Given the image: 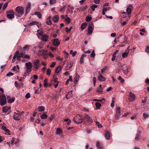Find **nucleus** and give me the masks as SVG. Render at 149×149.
I'll return each instance as SVG.
<instances>
[{
	"label": "nucleus",
	"mask_w": 149,
	"mask_h": 149,
	"mask_svg": "<svg viewBox=\"0 0 149 149\" xmlns=\"http://www.w3.org/2000/svg\"><path fill=\"white\" fill-rule=\"evenodd\" d=\"M75 123L77 124L81 123L83 122V119L82 117L80 115H77L73 119Z\"/></svg>",
	"instance_id": "f257e3e1"
},
{
	"label": "nucleus",
	"mask_w": 149,
	"mask_h": 149,
	"mask_svg": "<svg viewBox=\"0 0 149 149\" xmlns=\"http://www.w3.org/2000/svg\"><path fill=\"white\" fill-rule=\"evenodd\" d=\"M6 17L9 19H13L14 17V13L13 9L8 10L6 13Z\"/></svg>",
	"instance_id": "f03ea898"
},
{
	"label": "nucleus",
	"mask_w": 149,
	"mask_h": 149,
	"mask_svg": "<svg viewBox=\"0 0 149 149\" xmlns=\"http://www.w3.org/2000/svg\"><path fill=\"white\" fill-rule=\"evenodd\" d=\"M15 10L19 15H23L24 13V8L22 6H18L17 7Z\"/></svg>",
	"instance_id": "7ed1b4c3"
},
{
	"label": "nucleus",
	"mask_w": 149,
	"mask_h": 149,
	"mask_svg": "<svg viewBox=\"0 0 149 149\" xmlns=\"http://www.w3.org/2000/svg\"><path fill=\"white\" fill-rule=\"evenodd\" d=\"M39 62L40 61L39 60H37L33 63V67L35 71L38 70L40 67L41 64Z\"/></svg>",
	"instance_id": "20e7f679"
},
{
	"label": "nucleus",
	"mask_w": 149,
	"mask_h": 149,
	"mask_svg": "<svg viewBox=\"0 0 149 149\" xmlns=\"http://www.w3.org/2000/svg\"><path fill=\"white\" fill-rule=\"evenodd\" d=\"M6 103V100L5 95H2L0 96V104L1 106L4 105Z\"/></svg>",
	"instance_id": "39448f33"
},
{
	"label": "nucleus",
	"mask_w": 149,
	"mask_h": 149,
	"mask_svg": "<svg viewBox=\"0 0 149 149\" xmlns=\"http://www.w3.org/2000/svg\"><path fill=\"white\" fill-rule=\"evenodd\" d=\"M120 111V107H117L116 109V113L115 116V118L116 120H118L120 116L121 113Z\"/></svg>",
	"instance_id": "423d86ee"
},
{
	"label": "nucleus",
	"mask_w": 149,
	"mask_h": 149,
	"mask_svg": "<svg viewBox=\"0 0 149 149\" xmlns=\"http://www.w3.org/2000/svg\"><path fill=\"white\" fill-rule=\"evenodd\" d=\"M135 95L131 92L129 93V100L130 102L134 101L135 100Z\"/></svg>",
	"instance_id": "0eeeda50"
},
{
	"label": "nucleus",
	"mask_w": 149,
	"mask_h": 149,
	"mask_svg": "<svg viewBox=\"0 0 149 149\" xmlns=\"http://www.w3.org/2000/svg\"><path fill=\"white\" fill-rule=\"evenodd\" d=\"M31 4L30 2H28L27 5L25 8V14L26 15L29 12L31 9Z\"/></svg>",
	"instance_id": "6e6552de"
},
{
	"label": "nucleus",
	"mask_w": 149,
	"mask_h": 149,
	"mask_svg": "<svg viewBox=\"0 0 149 149\" xmlns=\"http://www.w3.org/2000/svg\"><path fill=\"white\" fill-rule=\"evenodd\" d=\"M21 117V114L19 113L14 112L13 115V119L15 120H19Z\"/></svg>",
	"instance_id": "1a4fd4ad"
},
{
	"label": "nucleus",
	"mask_w": 149,
	"mask_h": 149,
	"mask_svg": "<svg viewBox=\"0 0 149 149\" xmlns=\"http://www.w3.org/2000/svg\"><path fill=\"white\" fill-rule=\"evenodd\" d=\"M25 66L27 69L29 70L30 72L31 71V68L32 67V63L30 62H28L25 64Z\"/></svg>",
	"instance_id": "9d476101"
},
{
	"label": "nucleus",
	"mask_w": 149,
	"mask_h": 149,
	"mask_svg": "<svg viewBox=\"0 0 149 149\" xmlns=\"http://www.w3.org/2000/svg\"><path fill=\"white\" fill-rule=\"evenodd\" d=\"M122 70L123 72L125 74H127L128 73V68L126 65H123V66Z\"/></svg>",
	"instance_id": "9b49d317"
},
{
	"label": "nucleus",
	"mask_w": 149,
	"mask_h": 149,
	"mask_svg": "<svg viewBox=\"0 0 149 149\" xmlns=\"http://www.w3.org/2000/svg\"><path fill=\"white\" fill-rule=\"evenodd\" d=\"M60 43V42L58 38L55 39L54 40L53 42V45L55 46H58Z\"/></svg>",
	"instance_id": "f8f14e48"
},
{
	"label": "nucleus",
	"mask_w": 149,
	"mask_h": 149,
	"mask_svg": "<svg viewBox=\"0 0 149 149\" xmlns=\"http://www.w3.org/2000/svg\"><path fill=\"white\" fill-rule=\"evenodd\" d=\"M84 117L85 118L84 120H85V121L90 122H92V118L88 115L86 114L84 116Z\"/></svg>",
	"instance_id": "ddd939ff"
},
{
	"label": "nucleus",
	"mask_w": 149,
	"mask_h": 149,
	"mask_svg": "<svg viewBox=\"0 0 149 149\" xmlns=\"http://www.w3.org/2000/svg\"><path fill=\"white\" fill-rule=\"evenodd\" d=\"M1 129L5 132V134H6L10 135V132L9 130L7 129L6 127L4 126H2Z\"/></svg>",
	"instance_id": "4468645a"
},
{
	"label": "nucleus",
	"mask_w": 149,
	"mask_h": 149,
	"mask_svg": "<svg viewBox=\"0 0 149 149\" xmlns=\"http://www.w3.org/2000/svg\"><path fill=\"white\" fill-rule=\"evenodd\" d=\"M10 109V107L9 106L4 107H3L2 112L6 113Z\"/></svg>",
	"instance_id": "2eb2a0df"
},
{
	"label": "nucleus",
	"mask_w": 149,
	"mask_h": 149,
	"mask_svg": "<svg viewBox=\"0 0 149 149\" xmlns=\"http://www.w3.org/2000/svg\"><path fill=\"white\" fill-rule=\"evenodd\" d=\"M105 137L107 140H109L110 138V135L109 132L107 131L104 134Z\"/></svg>",
	"instance_id": "dca6fc26"
},
{
	"label": "nucleus",
	"mask_w": 149,
	"mask_h": 149,
	"mask_svg": "<svg viewBox=\"0 0 149 149\" xmlns=\"http://www.w3.org/2000/svg\"><path fill=\"white\" fill-rule=\"evenodd\" d=\"M98 79L100 81H105L106 79L102 75L100 74L98 77Z\"/></svg>",
	"instance_id": "f3484780"
},
{
	"label": "nucleus",
	"mask_w": 149,
	"mask_h": 149,
	"mask_svg": "<svg viewBox=\"0 0 149 149\" xmlns=\"http://www.w3.org/2000/svg\"><path fill=\"white\" fill-rule=\"evenodd\" d=\"M62 68L61 66L60 65H59L57 67L55 70V72L56 73H58L59 72L62 70Z\"/></svg>",
	"instance_id": "a211bd4d"
},
{
	"label": "nucleus",
	"mask_w": 149,
	"mask_h": 149,
	"mask_svg": "<svg viewBox=\"0 0 149 149\" xmlns=\"http://www.w3.org/2000/svg\"><path fill=\"white\" fill-rule=\"evenodd\" d=\"M42 37L41 38V40L43 41L47 42L48 39V37L46 35H43L42 36Z\"/></svg>",
	"instance_id": "6ab92c4d"
},
{
	"label": "nucleus",
	"mask_w": 149,
	"mask_h": 149,
	"mask_svg": "<svg viewBox=\"0 0 149 149\" xmlns=\"http://www.w3.org/2000/svg\"><path fill=\"white\" fill-rule=\"evenodd\" d=\"M96 146L98 149H103V148L102 144L98 141L97 142Z\"/></svg>",
	"instance_id": "aec40b11"
},
{
	"label": "nucleus",
	"mask_w": 149,
	"mask_h": 149,
	"mask_svg": "<svg viewBox=\"0 0 149 149\" xmlns=\"http://www.w3.org/2000/svg\"><path fill=\"white\" fill-rule=\"evenodd\" d=\"M59 17L58 15H56L54 16L53 18V20L54 22H57L58 19Z\"/></svg>",
	"instance_id": "412c9836"
},
{
	"label": "nucleus",
	"mask_w": 149,
	"mask_h": 149,
	"mask_svg": "<svg viewBox=\"0 0 149 149\" xmlns=\"http://www.w3.org/2000/svg\"><path fill=\"white\" fill-rule=\"evenodd\" d=\"M93 31V28L91 26H89L88 28V33L91 34Z\"/></svg>",
	"instance_id": "4be33fe9"
},
{
	"label": "nucleus",
	"mask_w": 149,
	"mask_h": 149,
	"mask_svg": "<svg viewBox=\"0 0 149 149\" xmlns=\"http://www.w3.org/2000/svg\"><path fill=\"white\" fill-rule=\"evenodd\" d=\"M86 55L84 54H83L80 58V64L83 63H84L83 59L84 57L86 56Z\"/></svg>",
	"instance_id": "5701e85b"
},
{
	"label": "nucleus",
	"mask_w": 149,
	"mask_h": 149,
	"mask_svg": "<svg viewBox=\"0 0 149 149\" xmlns=\"http://www.w3.org/2000/svg\"><path fill=\"white\" fill-rule=\"evenodd\" d=\"M103 90V88H102V85H100L99 86V87L98 89L97 90V92H99V93H101L102 91Z\"/></svg>",
	"instance_id": "b1692460"
},
{
	"label": "nucleus",
	"mask_w": 149,
	"mask_h": 149,
	"mask_svg": "<svg viewBox=\"0 0 149 149\" xmlns=\"http://www.w3.org/2000/svg\"><path fill=\"white\" fill-rule=\"evenodd\" d=\"M87 25V24L86 23H82L81 26V30H83L85 29Z\"/></svg>",
	"instance_id": "393cba45"
},
{
	"label": "nucleus",
	"mask_w": 149,
	"mask_h": 149,
	"mask_svg": "<svg viewBox=\"0 0 149 149\" xmlns=\"http://www.w3.org/2000/svg\"><path fill=\"white\" fill-rule=\"evenodd\" d=\"M38 110L39 111H43L45 110V108L43 106H40L38 107Z\"/></svg>",
	"instance_id": "a878e982"
},
{
	"label": "nucleus",
	"mask_w": 149,
	"mask_h": 149,
	"mask_svg": "<svg viewBox=\"0 0 149 149\" xmlns=\"http://www.w3.org/2000/svg\"><path fill=\"white\" fill-rule=\"evenodd\" d=\"M35 24L37 25V26L39 27V26L38 25V23L36 22H33L30 23L28 24V26H31Z\"/></svg>",
	"instance_id": "bb28decb"
},
{
	"label": "nucleus",
	"mask_w": 149,
	"mask_h": 149,
	"mask_svg": "<svg viewBox=\"0 0 149 149\" xmlns=\"http://www.w3.org/2000/svg\"><path fill=\"white\" fill-rule=\"evenodd\" d=\"M35 14L39 18H41L42 15L40 12H36L35 13Z\"/></svg>",
	"instance_id": "cd10ccee"
},
{
	"label": "nucleus",
	"mask_w": 149,
	"mask_h": 149,
	"mask_svg": "<svg viewBox=\"0 0 149 149\" xmlns=\"http://www.w3.org/2000/svg\"><path fill=\"white\" fill-rule=\"evenodd\" d=\"M15 98L14 97H12L11 98H10L8 102L9 103H11L15 101Z\"/></svg>",
	"instance_id": "c85d7f7f"
},
{
	"label": "nucleus",
	"mask_w": 149,
	"mask_h": 149,
	"mask_svg": "<svg viewBox=\"0 0 149 149\" xmlns=\"http://www.w3.org/2000/svg\"><path fill=\"white\" fill-rule=\"evenodd\" d=\"M48 116L45 113H43L41 116V118L42 119H45Z\"/></svg>",
	"instance_id": "c756f323"
},
{
	"label": "nucleus",
	"mask_w": 149,
	"mask_h": 149,
	"mask_svg": "<svg viewBox=\"0 0 149 149\" xmlns=\"http://www.w3.org/2000/svg\"><path fill=\"white\" fill-rule=\"evenodd\" d=\"M129 52H125L123 53L122 54V56L123 58H126L127 57L128 54V53Z\"/></svg>",
	"instance_id": "7c9ffc66"
},
{
	"label": "nucleus",
	"mask_w": 149,
	"mask_h": 149,
	"mask_svg": "<svg viewBox=\"0 0 149 149\" xmlns=\"http://www.w3.org/2000/svg\"><path fill=\"white\" fill-rule=\"evenodd\" d=\"M29 47V46L28 45H25L23 48V50L24 51H27Z\"/></svg>",
	"instance_id": "2f4dec72"
},
{
	"label": "nucleus",
	"mask_w": 149,
	"mask_h": 149,
	"mask_svg": "<svg viewBox=\"0 0 149 149\" xmlns=\"http://www.w3.org/2000/svg\"><path fill=\"white\" fill-rule=\"evenodd\" d=\"M46 22L47 24L49 25H51L52 24L51 21L49 19H46Z\"/></svg>",
	"instance_id": "473e14b6"
},
{
	"label": "nucleus",
	"mask_w": 149,
	"mask_h": 149,
	"mask_svg": "<svg viewBox=\"0 0 149 149\" xmlns=\"http://www.w3.org/2000/svg\"><path fill=\"white\" fill-rule=\"evenodd\" d=\"M77 52L76 51H75L74 52H73V51L72 50H70V54H72V56L73 57L76 54H77Z\"/></svg>",
	"instance_id": "72a5a7b5"
},
{
	"label": "nucleus",
	"mask_w": 149,
	"mask_h": 149,
	"mask_svg": "<svg viewBox=\"0 0 149 149\" xmlns=\"http://www.w3.org/2000/svg\"><path fill=\"white\" fill-rule=\"evenodd\" d=\"M95 104L97 109H99L101 106V104L97 102H96Z\"/></svg>",
	"instance_id": "f704fd0d"
},
{
	"label": "nucleus",
	"mask_w": 149,
	"mask_h": 149,
	"mask_svg": "<svg viewBox=\"0 0 149 149\" xmlns=\"http://www.w3.org/2000/svg\"><path fill=\"white\" fill-rule=\"evenodd\" d=\"M62 131L61 129L59 128H57L56 130V133L57 134H60L61 132Z\"/></svg>",
	"instance_id": "c9c22d12"
},
{
	"label": "nucleus",
	"mask_w": 149,
	"mask_h": 149,
	"mask_svg": "<svg viewBox=\"0 0 149 149\" xmlns=\"http://www.w3.org/2000/svg\"><path fill=\"white\" fill-rule=\"evenodd\" d=\"M8 2H7L4 4V5L3 6V8H2V9L3 10H5L6 9V8H7V7L8 6Z\"/></svg>",
	"instance_id": "e433bc0d"
},
{
	"label": "nucleus",
	"mask_w": 149,
	"mask_h": 149,
	"mask_svg": "<svg viewBox=\"0 0 149 149\" xmlns=\"http://www.w3.org/2000/svg\"><path fill=\"white\" fill-rule=\"evenodd\" d=\"M97 6L96 5L94 4L93 5H92L91 7V9L93 11H94L95 10V8H97Z\"/></svg>",
	"instance_id": "4c0bfd02"
},
{
	"label": "nucleus",
	"mask_w": 149,
	"mask_h": 149,
	"mask_svg": "<svg viewBox=\"0 0 149 149\" xmlns=\"http://www.w3.org/2000/svg\"><path fill=\"white\" fill-rule=\"evenodd\" d=\"M65 19L67 23L69 24L71 22V19L70 18L68 17L66 18H65Z\"/></svg>",
	"instance_id": "58836bf2"
},
{
	"label": "nucleus",
	"mask_w": 149,
	"mask_h": 149,
	"mask_svg": "<svg viewBox=\"0 0 149 149\" xmlns=\"http://www.w3.org/2000/svg\"><path fill=\"white\" fill-rule=\"evenodd\" d=\"M118 80L120 81L122 83H123L124 82V80L120 76H119Z\"/></svg>",
	"instance_id": "ea45409f"
},
{
	"label": "nucleus",
	"mask_w": 149,
	"mask_h": 149,
	"mask_svg": "<svg viewBox=\"0 0 149 149\" xmlns=\"http://www.w3.org/2000/svg\"><path fill=\"white\" fill-rule=\"evenodd\" d=\"M55 116L54 114H51L50 116L49 117L50 120L52 121L55 118Z\"/></svg>",
	"instance_id": "a19ab883"
},
{
	"label": "nucleus",
	"mask_w": 149,
	"mask_h": 149,
	"mask_svg": "<svg viewBox=\"0 0 149 149\" xmlns=\"http://www.w3.org/2000/svg\"><path fill=\"white\" fill-rule=\"evenodd\" d=\"M87 7L88 6L87 5H86L85 6H82L81 7V11H84L85 10H86L87 9Z\"/></svg>",
	"instance_id": "79ce46f5"
},
{
	"label": "nucleus",
	"mask_w": 149,
	"mask_h": 149,
	"mask_svg": "<svg viewBox=\"0 0 149 149\" xmlns=\"http://www.w3.org/2000/svg\"><path fill=\"white\" fill-rule=\"evenodd\" d=\"M127 13L128 15L130 14L131 12V9L130 8H127L126 10Z\"/></svg>",
	"instance_id": "37998d69"
},
{
	"label": "nucleus",
	"mask_w": 149,
	"mask_h": 149,
	"mask_svg": "<svg viewBox=\"0 0 149 149\" xmlns=\"http://www.w3.org/2000/svg\"><path fill=\"white\" fill-rule=\"evenodd\" d=\"M72 93V91L68 92V94H67V96H68L69 97H70V98H71L73 95Z\"/></svg>",
	"instance_id": "c03bdc74"
},
{
	"label": "nucleus",
	"mask_w": 149,
	"mask_h": 149,
	"mask_svg": "<svg viewBox=\"0 0 149 149\" xmlns=\"http://www.w3.org/2000/svg\"><path fill=\"white\" fill-rule=\"evenodd\" d=\"M56 2V0H49V3L51 5L55 3Z\"/></svg>",
	"instance_id": "a18cd8bd"
},
{
	"label": "nucleus",
	"mask_w": 149,
	"mask_h": 149,
	"mask_svg": "<svg viewBox=\"0 0 149 149\" xmlns=\"http://www.w3.org/2000/svg\"><path fill=\"white\" fill-rule=\"evenodd\" d=\"M51 70L50 69H48L47 70V74L48 76H50L51 73Z\"/></svg>",
	"instance_id": "49530a36"
},
{
	"label": "nucleus",
	"mask_w": 149,
	"mask_h": 149,
	"mask_svg": "<svg viewBox=\"0 0 149 149\" xmlns=\"http://www.w3.org/2000/svg\"><path fill=\"white\" fill-rule=\"evenodd\" d=\"M19 53V52L18 51H17L16 52L13 57V59H15L16 58V57H17V56L18 55Z\"/></svg>",
	"instance_id": "de8ad7c7"
},
{
	"label": "nucleus",
	"mask_w": 149,
	"mask_h": 149,
	"mask_svg": "<svg viewBox=\"0 0 149 149\" xmlns=\"http://www.w3.org/2000/svg\"><path fill=\"white\" fill-rule=\"evenodd\" d=\"M95 51L94 50H93L91 54V56L93 58L95 57Z\"/></svg>",
	"instance_id": "09e8293b"
},
{
	"label": "nucleus",
	"mask_w": 149,
	"mask_h": 149,
	"mask_svg": "<svg viewBox=\"0 0 149 149\" xmlns=\"http://www.w3.org/2000/svg\"><path fill=\"white\" fill-rule=\"evenodd\" d=\"M143 117L145 119L147 118L148 117V114L146 113H144L143 114Z\"/></svg>",
	"instance_id": "8fccbe9b"
},
{
	"label": "nucleus",
	"mask_w": 149,
	"mask_h": 149,
	"mask_svg": "<svg viewBox=\"0 0 149 149\" xmlns=\"http://www.w3.org/2000/svg\"><path fill=\"white\" fill-rule=\"evenodd\" d=\"M92 19L91 17L87 16L86 17V21L87 22H89L91 21Z\"/></svg>",
	"instance_id": "3c124183"
},
{
	"label": "nucleus",
	"mask_w": 149,
	"mask_h": 149,
	"mask_svg": "<svg viewBox=\"0 0 149 149\" xmlns=\"http://www.w3.org/2000/svg\"><path fill=\"white\" fill-rule=\"evenodd\" d=\"M53 81L54 83H59V81H58V79L57 78H53Z\"/></svg>",
	"instance_id": "603ef678"
},
{
	"label": "nucleus",
	"mask_w": 149,
	"mask_h": 149,
	"mask_svg": "<svg viewBox=\"0 0 149 149\" xmlns=\"http://www.w3.org/2000/svg\"><path fill=\"white\" fill-rule=\"evenodd\" d=\"M13 75H14V74L13 72H8V73L6 74V76L7 77H9L10 76H13Z\"/></svg>",
	"instance_id": "864d4df0"
},
{
	"label": "nucleus",
	"mask_w": 149,
	"mask_h": 149,
	"mask_svg": "<svg viewBox=\"0 0 149 149\" xmlns=\"http://www.w3.org/2000/svg\"><path fill=\"white\" fill-rule=\"evenodd\" d=\"M95 123L99 128L102 127V125L100 124V122L98 121H96Z\"/></svg>",
	"instance_id": "5fc2aeb1"
},
{
	"label": "nucleus",
	"mask_w": 149,
	"mask_h": 149,
	"mask_svg": "<svg viewBox=\"0 0 149 149\" xmlns=\"http://www.w3.org/2000/svg\"><path fill=\"white\" fill-rule=\"evenodd\" d=\"M139 134H136L135 138V140L136 141H138L139 138Z\"/></svg>",
	"instance_id": "6e6d98bb"
},
{
	"label": "nucleus",
	"mask_w": 149,
	"mask_h": 149,
	"mask_svg": "<svg viewBox=\"0 0 149 149\" xmlns=\"http://www.w3.org/2000/svg\"><path fill=\"white\" fill-rule=\"evenodd\" d=\"M30 96H31L30 94L29 93H27L26 94V95L25 97L26 99H29L30 97Z\"/></svg>",
	"instance_id": "4d7b16f0"
},
{
	"label": "nucleus",
	"mask_w": 149,
	"mask_h": 149,
	"mask_svg": "<svg viewBox=\"0 0 149 149\" xmlns=\"http://www.w3.org/2000/svg\"><path fill=\"white\" fill-rule=\"evenodd\" d=\"M66 6H63L62 8L60 9V10L61 11H65V9H66Z\"/></svg>",
	"instance_id": "13d9d810"
},
{
	"label": "nucleus",
	"mask_w": 149,
	"mask_h": 149,
	"mask_svg": "<svg viewBox=\"0 0 149 149\" xmlns=\"http://www.w3.org/2000/svg\"><path fill=\"white\" fill-rule=\"evenodd\" d=\"M37 32H38V33L39 35H40L42 36H43L42 33L43 32L42 31H40V30L38 29V30Z\"/></svg>",
	"instance_id": "bf43d9fd"
},
{
	"label": "nucleus",
	"mask_w": 149,
	"mask_h": 149,
	"mask_svg": "<svg viewBox=\"0 0 149 149\" xmlns=\"http://www.w3.org/2000/svg\"><path fill=\"white\" fill-rule=\"evenodd\" d=\"M56 64V63L55 62H52L50 65V67L52 68H53L54 67Z\"/></svg>",
	"instance_id": "052dcab7"
},
{
	"label": "nucleus",
	"mask_w": 149,
	"mask_h": 149,
	"mask_svg": "<svg viewBox=\"0 0 149 149\" xmlns=\"http://www.w3.org/2000/svg\"><path fill=\"white\" fill-rule=\"evenodd\" d=\"M23 58L29 59L30 58V56L28 55H26L24 56Z\"/></svg>",
	"instance_id": "680f3d73"
},
{
	"label": "nucleus",
	"mask_w": 149,
	"mask_h": 149,
	"mask_svg": "<svg viewBox=\"0 0 149 149\" xmlns=\"http://www.w3.org/2000/svg\"><path fill=\"white\" fill-rule=\"evenodd\" d=\"M70 66H69V64L67 65V70H69L72 67V65L71 63H70Z\"/></svg>",
	"instance_id": "e2e57ef3"
},
{
	"label": "nucleus",
	"mask_w": 149,
	"mask_h": 149,
	"mask_svg": "<svg viewBox=\"0 0 149 149\" xmlns=\"http://www.w3.org/2000/svg\"><path fill=\"white\" fill-rule=\"evenodd\" d=\"M122 14L123 15V18H124L125 17H126V13L125 12H123L122 13Z\"/></svg>",
	"instance_id": "0e129e2a"
},
{
	"label": "nucleus",
	"mask_w": 149,
	"mask_h": 149,
	"mask_svg": "<svg viewBox=\"0 0 149 149\" xmlns=\"http://www.w3.org/2000/svg\"><path fill=\"white\" fill-rule=\"evenodd\" d=\"M116 57V55H115V54H113L112 55V57L111 59L112 61H114L115 60V58Z\"/></svg>",
	"instance_id": "69168bd1"
},
{
	"label": "nucleus",
	"mask_w": 149,
	"mask_h": 149,
	"mask_svg": "<svg viewBox=\"0 0 149 149\" xmlns=\"http://www.w3.org/2000/svg\"><path fill=\"white\" fill-rule=\"evenodd\" d=\"M146 52L148 53H149V47L147 46L146 47V50H145Z\"/></svg>",
	"instance_id": "338daca9"
},
{
	"label": "nucleus",
	"mask_w": 149,
	"mask_h": 149,
	"mask_svg": "<svg viewBox=\"0 0 149 149\" xmlns=\"http://www.w3.org/2000/svg\"><path fill=\"white\" fill-rule=\"evenodd\" d=\"M65 29L66 31L68 33H69L71 31L68 27H66Z\"/></svg>",
	"instance_id": "774afa93"
}]
</instances>
